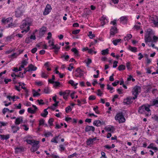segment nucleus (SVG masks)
Listing matches in <instances>:
<instances>
[{"mask_svg":"<svg viewBox=\"0 0 158 158\" xmlns=\"http://www.w3.org/2000/svg\"><path fill=\"white\" fill-rule=\"evenodd\" d=\"M128 17L127 16H123L120 18V20L121 23L125 24L127 23L128 20Z\"/></svg>","mask_w":158,"mask_h":158,"instance_id":"4468645a","label":"nucleus"},{"mask_svg":"<svg viewBox=\"0 0 158 158\" xmlns=\"http://www.w3.org/2000/svg\"><path fill=\"white\" fill-rule=\"evenodd\" d=\"M59 137V136H55L53 137L51 140V142L55 143H57L58 142L57 141V139Z\"/></svg>","mask_w":158,"mask_h":158,"instance_id":"2f4dec72","label":"nucleus"},{"mask_svg":"<svg viewBox=\"0 0 158 158\" xmlns=\"http://www.w3.org/2000/svg\"><path fill=\"white\" fill-rule=\"evenodd\" d=\"M114 119L119 123H123L126 121V119L122 112L117 113L115 116Z\"/></svg>","mask_w":158,"mask_h":158,"instance_id":"39448f33","label":"nucleus"},{"mask_svg":"<svg viewBox=\"0 0 158 158\" xmlns=\"http://www.w3.org/2000/svg\"><path fill=\"white\" fill-rule=\"evenodd\" d=\"M60 85V83L58 81H55L53 83V86L55 87H57V86H59Z\"/></svg>","mask_w":158,"mask_h":158,"instance_id":"4d7b16f0","label":"nucleus"},{"mask_svg":"<svg viewBox=\"0 0 158 158\" xmlns=\"http://www.w3.org/2000/svg\"><path fill=\"white\" fill-rule=\"evenodd\" d=\"M152 106L148 104H144L139 107L138 112L140 114H145L147 116H150L151 115L150 107Z\"/></svg>","mask_w":158,"mask_h":158,"instance_id":"f257e3e1","label":"nucleus"},{"mask_svg":"<svg viewBox=\"0 0 158 158\" xmlns=\"http://www.w3.org/2000/svg\"><path fill=\"white\" fill-rule=\"evenodd\" d=\"M74 68V67L73 66V64H69V66L68 68V69L70 71H72V69Z\"/></svg>","mask_w":158,"mask_h":158,"instance_id":"864d4df0","label":"nucleus"},{"mask_svg":"<svg viewBox=\"0 0 158 158\" xmlns=\"http://www.w3.org/2000/svg\"><path fill=\"white\" fill-rule=\"evenodd\" d=\"M50 74V73L48 72H47V73L43 72L41 73V76L43 78H46L48 77V75Z\"/></svg>","mask_w":158,"mask_h":158,"instance_id":"393cba45","label":"nucleus"},{"mask_svg":"<svg viewBox=\"0 0 158 158\" xmlns=\"http://www.w3.org/2000/svg\"><path fill=\"white\" fill-rule=\"evenodd\" d=\"M72 110V109L70 106H68L65 109V111L68 113Z\"/></svg>","mask_w":158,"mask_h":158,"instance_id":"6e6d98bb","label":"nucleus"},{"mask_svg":"<svg viewBox=\"0 0 158 158\" xmlns=\"http://www.w3.org/2000/svg\"><path fill=\"white\" fill-rule=\"evenodd\" d=\"M121 40L120 39H113L112 40V42L114 45H117L120 42Z\"/></svg>","mask_w":158,"mask_h":158,"instance_id":"cd10ccee","label":"nucleus"},{"mask_svg":"<svg viewBox=\"0 0 158 158\" xmlns=\"http://www.w3.org/2000/svg\"><path fill=\"white\" fill-rule=\"evenodd\" d=\"M103 123L99 120H96L94 121L93 124L94 125L97 127H99L102 125Z\"/></svg>","mask_w":158,"mask_h":158,"instance_id":"6ab92c4d","label":"nucleus"},{"mask_svg":"<svg viewBox=\"0 0 158 158\" xmlns=\"http://www.w3.org/2000/svg\"><path fill=\"white\" fill-rule=\"evenodd\" d=\"M70 91L66 90L64 91H60L59 92V94L60 96L63 97V98L65 100H67L70 93Z\"/></svg>","mask_w":158,"mask_h":158,"instance_id":"9d476101","label":"nucleus"},{"mask_svg":"<svg viewBox=\"0 0 158 158\" xmlns=\"http://www.w3.org/2000/svg\"><path fill=\"white\" fill-rule=\"evenodd\" d=\"M52 48L56 49L57 50V51H58L59 49L60 48V47L58 45H54Z\"/></svg>","mask_w":158,"mask_h":158,"instance_id":"603ef678","label":"nucleus"},{"mask_svg":"<svg viewBox=\"0 0 158 158\" xmlns=\"http://www.w3.org/2000/svg\"><path fill=\"white\" fill-rule=\"evenodd\" d=\"M69 83L72 86H76L77 85V83L75 84L74 81L73 80H70L69 81Z\"/></svg>","mask_w":158,"mask_h":158,"instance_id":"09e8293b","label":"nucleus"},{"mask_svg":"<svg viewBox=\"0 0 158 158\" xmlns=\"http://www.w3.org/2000/svg\"><path fill=\"white\" fill-rule=\"evenodd\" d=\"M132 37V35L131 34H128L124 38V40L125 41H128Z\"/></svg>","mask_w":158,"mask_h":158,"instance_id":"e433bc0d","label":"nucleus"},{"mask_svg":"<svg viewBox=\"0 0 158 158\" xmlns=\"http://www.w3.org/2000/svg\"><path fill=\"white\" fill-rule=\"evenodd\" d=\"M11 128L13 133H16L19 129L18 127L14 126H12Z\"/></svg>","mask_w":158,"mask_h":158,"instance_id":"c85d7f7f","label":"nucleus"},{"mask_svg":"<svg viewBox=\"0 0 158 158\" xmlns=\"http://www.w3.org/2000/svg\"><path fill=\"white\" fill-rule=\"evenodd\" d=\"M96 140V137L93 138V139H88L86 141V144L88 145L91 146L92 145L94 142Z\"/></svg>","mask_w":158,"mask_h":158,"instance_id":"2eb2a0df","label":"nucleus"},{"mask_svg":"<svg viewBox=\"0 0 158 158\" xmlns=\"http://www.w3.org/2000/svg\"><path fill=\"white\" fill-rule=\"evenodd\" d=\"M154 34V32L152 29H148L147 30L144 37L145 41L146 44L152 42L151 35Z\"/></svg>","mask_w":158,"mask_h":158,"instance_id":"20e7f679","label":"nucleus"},{"mask_svg":"<svg viewBox=\"0 0 158 158\" xmlns=\"http://www.w3.org/2000/svg\"><path fill=\"white\" fill-rule=\"evenodd\" d=\"M25 141L28 144L31 145L32 146V148L30 150L32 152H34L38 150L39 148V145H38L39 141H35L34 140L27 139Z\"/></svg>","mask_w":158,"mask_h":158,"instance_id":"f03ea898","label":"nucleus"},{"mask_svg":"<svg viewBox=\"0 0 158 158\" xmlns=\"http://www.w3.org/2000/svg\"><path fill=\"white\" fill-rule=\"evenodd\" d=\"M44 135L45 137H48L51 135L52 136V134L51 132L49 131H47L45 132Z\"/></svg>","mask_w":158,"mask_h":158,"instance_id":"49530a36","label":"nucleus"},{"mask_svg":"<svg viewBox=\"0 0 158 158\" xmlns=\"http://www.w3.org/2000/svg\"><path fill=\"white\" fill-rule=\"evenodd\" d=\"M84 74V72L80 68L77 69L75 72V76L77 77H82Z\"/></svg>","mask_w":158,"mask_h":158,"instance_id":"f8f14e48","label":"nucleus"},{"mask_svg":"<svg viewBox=\"0 0 158 158\" xmlns=\"http://www.w3.org/2000/svg\"><path fill=\"white\" fill-rule=\"evenodd\" d=\"M52 10V7L51 5L49 4H47L43 12V15H48L51 11Z\"/></svg>","mask_w":158,"mask_h":158,"instance_id":"9b49d317","label":"nucleus"},{"mask_svg":"<svg viewBox=\"0 0 158 158\" xmlns=\"http://www.w3.org/2000/svg\"><path fill=\"white\" fill-rule=\"evenodd\" d=\"M61 57L64 58L65 60H67L69 58V56L68 55H63Z\"/></svg>","mask_w":158,"mask_h":158,"instance_id":"338daca9","label":"nucleus"},{"mask_svg":"<svg viewBox=\"0 0 158 158\" xmlns=\"http://www.w3.org/2000/svg\"><path fill=\"white\" fill-rule=\"evenodd\" d=\"M141 92V88L139 86H135L133 88L132 92V94L134 96L133 99H135L138 97L139 93Z\"/></svg>","mask_w":158,"mask_h":158,"instance_id":"423d86ee","label":"nucleus"},{"mask_svg":"<svg viewBox=\"0 0 158 158\" xmlns=\"http://www.w3.org/2000/svg\"><path fill=\"white\" fill-rule=\"evenodd\" d=\"M118 61H114L113 62V67L114 68H116L118 65L117 64H118Z\"/></svg>","mask_w":158,"mask_h":158,"instance_id":"e2e57ef3","label":"nucleus"},{"mask_svg":"<svg viewBox=\"0 0 158 158\" xmlns=\"http://www.w3.org/2000/svg\"><path fill=\"white\" fill-rule=\"evenodd\" d=\"M2 23L5 24H7L8 23H11L12 22V18L9 17L6 19H2Z\"/></svg>","mask_w":158,"mask_h":158,"instance_id":"f3484780","label":"nucleus"},{"mask_svg":"<svg viewBox=\"0 0 158 158\" xmlns=\"http://www.w3.org/2000/svg\"><path fill=\"white\" fill-rule=\"evenodd\" d=\"M153 42H156L158 41V37L156 36H154L153 37Z\"/></svg>","mask_w":158,"mask_h":158,"instance_id":"13d9d810","label":"nucleus"},{"mask_svg":"<svg viewBox=\"0 0 158 158\" xmlns=\"http://www.w3.org/2000/svg\"><path fill=\"white\" fill-rule=\"evenodd\" d=\"M9 138V136L8 135H0V138L2 140L7 139Z\"/></svg>","mask_w":158,"mask_h":158,"instance_id":"c756f323","label":"nucleus"},{"mask_svg":"<svg viewBox=\"0 0 158 158\" xmlns=\"http://www.w3.org/2000/svg\"><path fill=\"white\" fill-rule=\"evenodd\" d=\"M32 106L34 109L31 107L28 108L27 109V112L29 113L33 114L35 113L38 108L35 105H33Z\"/></svg>","mask_w":158,"mask_h":158,"instance_id":"ddd939ff","label":"nucleus"},{"mask_svg":"<svg viewBox=\"0 0 158 158\" xmlns=\"http://www.w3.org/2000/svg\"><path fill=\"white\" fill-rule=\"evenodd\" d=\"M109 50L108 49H106L105 50H102L101 51L102 54L103 55L107 54H108Z\"/></svg>","mask_w":158,"mask_h":158,"instance_id":"4c0bfd02","label":"nucleus"},{"mask_svg":"<svg viewBox=\"0 0 158 158\" xmlns=\"http://www.w3.org/2000/svg\"><path fill=\"white\" fill-rule=\"evenodd\" d=\"M36 102L37 103H38L39 105H43L44 104V102L43 101V100L42 99L40 100H37Z\"/></svg>","mask_w":158,"mask_h":158,"instance_id":"79ce46f5","label":"nucleus"},{"mask_svg":"<svg viewBox=\"0 0 158 158\" xmlns=\"http://www.w3.org/2000/svg\"><path fill=\"white\" fill-rule=\"evenodd\" d=\"M98 108V106H96L93 108V110L97 114H98L99 113Z\"/></svg>","mask_w":158,"mask_h":158,"instance_id":"5fc2aeb1","label":"nucleus"},{"mask_svg":"<svg viewBox=\"0 0 158 158\" xmlns=\"http://www.w3.org/2000/svg\"><path fill=\"white\" fill-rule=\"evenodd\" d=\"M85 62L86 63L87 66L89 67V64L91 63L92 60L88 58L87 60H85Z\"/></svg>","mask_w":158,"mask_h":158,"instance_id":"ea45409f","label":"nucleus"},{"mask_svg":"<svg viewBox=\"0 0 158 158\" xmlns=\"http://www.w3.org/2000/svg\"><path fill=\"white\" fill-rule=\"evenodd\" d=\"M126 67L123 64H121L119 65L118 68V69L119 71H122L124 70L125 69Z\"/></svg>","mask_w":158,"mask_h":158,"instance_id":"f704fd0d","label":"nucleus"},{"mask_svg":"<svg viewBox=\"0 0 158 158\" xmlns=\"http://www.w3.org/2000/svg\"><path fill=\"white\" fill-rule=\"evenodd\" d=\"M107 89H108L110 91L111 93H113V92L112 91H113L114 89V88L113 87H111L110 85H107Z\"/></svg>","mask_w":158,"mask_h":158,"instance_id":"8fccbe9b","label":"nucleus"},{"mask_svg":"<svg viewBox=\"0 0 158 158\" xmlns=\"http://www.w3.org/2000/svg\"><path fill=\"white\" fill-rule=\"evenodd\" d=\"M0 127H2V126H6L7 124V123L6 122H0Z\"/></svg>","mask_w":158,"mask_h":158,"instance_id":"bf43d9fd","label":"nucleus"},{"mask_svg":"<svg viewBox=\"0 0 158 158\" xmlns=\"http://www.w3.org/2000/svg\"><path fill=\"white\" fill-rule=\"evenodd\" d=\"M59 150L61 151H63L64 150L65 148L62 145H60L59 146Z\"/></svg>","mask_w":158,"mask_h":158,"instance_id":"774afa93","label":"nucleus"},{"mask_svg":"<svg viewBox=\"0 0 158 158\" xmlns=\"http://www.w3.org/2000/svg\"><path fill=\"white\" fill-rule=\"evenodd\" d=\"M126 4H119L117 8L120 10H125V9L126 8Z\"/></svg>","mask_w":158,"mask_h":158,"instance_id":"bb28decb","label":"nucleus"},{"mask_svg":"<svg viewBox=\"0 0 158 158\" xmlns=\"http://www.w3.org/2000/svg\"><path fill=\"white\" fill-rule=\"evenodd\" d=\"M48 43L49 44V46L50 47H53V46H54V42L53 40H50L48 41Z\"/></svg>","mask_w":158,"mask_h":158,"instance_id":"3c124183","label":"nucleus"},{"mask_svg":"<svg viewBox=\"0 0 158 158\" xmlns=\"http://www.w3.org/2000/svg\"><path fill=\"white\" fill-rule=\"evenodd\" d=\"M46 30L47 29L46 27H44L41 28L39 31V34L40 36H42L44 35V34Z\"/></svg>","mask_w":158,"mask_h":158,"instance_id":"5701e85b","label":"nucleus"},{"mask_svg":"<svg viewBox=\"0 0 158 158\" xmlns=\"http://www.w3.org/2000/svg\"><path fill=\"white\" fill-rule=\"evenodd\" d=\"M80 30L79 29L74 30L72 31V34L74 35H76L80 31Z\"/></svg>","mask_w":158,"mask_h":158,"instance_id":"052dcab7","label":"nucleus"},{"mask_svg":"<svg viewBox=\"0 0 158 158\" xmlns=\"http://www.w3.org/2000/svg\"><path fill=\"white\" fill-rule=\"evenodd\" d=\"M30 24L31 23L28 22L27 20H23L20 26L21 29L23 30L21 31V33H24V34L27 33L30 29L29 26Z\"/></svg>","mask_w":158,"mask_h":158,"instance_id":"7ed1b4c3","label":"nucleus"},{"mask_svg":"<svg viewBox=\"0 0 158 158\" xmlns=\"http://www.w3.org/2000/svg\"><path fill=\"white\" fill-rule=\"evenodd\" d=\"M71 51L73 52L75 56H78L79 55V53L78 50L75 48L72 49Z\"/></svg>","mask_w":158,"mask_h":158,"instance_id":"7c9ffc66","label":"nucleus"},{"mask_svg":"<svg viewBox=\"0 0 158 158\" xmlns=\"http://www.w3.org/2000/svg\"><path fill=\"white\" fill-rule=\"evenodd\" d=\"M95 131V128L92 126H87L85 128V131L88 132L92 131L93 132Z\"/></svg>","mask_w":158,"mask_h":158,"instance_id":"aec40b11","label":"nucleus"},{"mask_svg":"<svg viewBox=\"0 0 158 158\" xmlns=\"http://www.w3.org/2000/svg\"><path fill=\"white\" fill-rule=\"evenodd\" d=\"M89 38L91 39H93L95 37V35L92 33L91 31H89L88 35Z\"/></svg>","mask_w":158,"mask_h":158,"instance_id":"a19ab883","label":"nucleus"},{"mask_svg":"<svg viewBox=\"0 0 158 158\" xmlns=\"http://www.w3.org/2000/svg\"><path fill=\"white\" fill-rule=\"evenodd\" d=\"M119 2V0H110V5H113L118 3Z\"/></svg>","mask_w":158,"mask_h":158,"instance_id":"c9c22d12","label":"nucleus"},{"mask_svg":"<svg viewBox=\"0 0 158 158\" xmlns=\"http://www.w3.org/2000/svg\"><path fill=\"white\" fill-rule=\"evenodd\" d=\"M22 119L20 118H17L15 120V123L16 124L19 125L21 122H22Z\"/></svg>","mask_w":158,"mask_h":158,"instance_id":"58836bf2","label":"nucleus"},{"mask_svg":"<svg viewBox=\"0 0 158 158\" xmlns=\"http://www.w3.org/2000/svg\"><path fill=\"white\" fill-rule=\"evenodd\" d=\"M135 99H133V97H127L126 98L124 99L123 103L124 105H128L131 104L133 101V100Z\"/></svg>","mask_w":158,"mask_h":158,"instance_id":"1a4fd4ad","label":"nucleus"},{"mask_svg":"<svg viewBox=\"0 0 158 158\" xmlns=\"http://www.w3.org/2000/svg\"><path fill=\"white\" fill-rule=\"evenodd\" d=\"M94 48H93L89 49L88 52L89 54H92L93 52L94 54H96L97 53V51H94L93 49H94Z\"/></svg>","mask_w":158,"mask_h":158,"instance_id":"c03bdc74","label":"nucleus"},{"mask_svg":"<svg viewBox=\"0 0 158 158\" xmlns=\"http://www.w3.org/2000/svg\"><path fill=\"white\" fill-rule=\"evenodd\" d=\"M100 25L99 27L103 26L107 24L109 22V19L106 15H103L100 18Z\"/></svg>","mask_w":158,"mask_h":158,"instance_id":"0eeeda50","label":"nucleus"},{"mask_svg":"<svg viewBox=\"0 0 158 158\" xmlns=\"http://www.w3.org/2000/svg\"><path fill=\"white\" fill-rule=\"evenodd\" d=\"M150 19L155 26L158 27V17L156 15H153L150 17Z\"/></svg>","mask_w":158,"mask_h":158,"instance_id":"6e6552de","label":"nucleus"},{"mask_svg":"<svg viewBox=\"0 0 158 158\" xmlns=\"http://www.w3.org/2000/svg\"><path fill=\"white\" fill-rule=\"evenodd\" d=\"M128 49L129 50L133 52H135L137 51V48L135 47L129 46Z\"/></svg>","mask_w":158,"mask_h":158,"instance_id":"72a5a7b5","label":"nucleus"},{"mask_svg":"<svg viewBox=\"0 0 158 158\" xmlns=\"http://www.w3.org/2000/svg\"><path fill=\"white\" fill-rule=\"evenodd\" d=\"M48 109H46L44 110V111L41 114V115L44 117H46L47 115L48 114V112L47 111Z\"/></svg>","mask_w":158,"mask_h":158,"instance_id":"a878e982","label":"nucleus"},{"mask_svg":"<svg viewBox=\"0 0 158 158\" xmlns=\"http://www.w3.org/2000/svg\"><path fill=\"white\" fill-rule=\"evenodd\" d=\"M148 148H151L156 152L158 150V148L156 147L153 143H151L147 147Z\"/></svg>","mask_w":158,"mask_h":158,"instance_id":"4be33fe9","label":"nucleus"},{"mask_svg":"<svg viewBox=\"0 0 158 158\" xmlns=\"http://www.w3.org/2000/svg\"><path fill=\"white\" fill-rule=\"evenodd\" d=\"M152 104L153 105L158 106V98L154 99L153 101Z\"/></svg>","mask_w":158,"mask_h":158,"instance_id":"37998d69","label":"nucleus"},{"mask_svg":"<svg viewBox=\"0 0 158 158\" xmlns=\"http://www.w3.org/2000/svg\"><path fill=\"white\" fill-rule=\"evenodd\" d=\"M44 92L46 94H49L51 92L50 89L48 87H46L44 89Z\"/></svg>","mask_w":158,"mask_h":158,"instance_id":"a18cd8bd","label":"nucleus"},{"mask_svg":"<svg viewBox=\"0 0 158 158\" xmlns=\"http://www.w3.org/2000/svg\"><path fill=\"white\" fill-rule=\"evenodd\" d=\"M105 129L107 131L111 132H113L115 130L114 127L111 125L107 126L105 127Z\"/></svg>","mask_w":158,"mask_h":158,"instance_id":"dca6fc26","label":"nucleus"},{"mask_svg":"<svg viewBox=\"0 0 158 158\" xmlns=\"http://www.w3.org/2000/svg\"><path fill=\"white\" fill-rule=\"evenodd\" d=\"M117 33V29L116 27H112L110 31V35L114 36L115 34Z\"/></svg>","mask_w":158,"mask_h":158,"instance_id":"a211bd4d","label":"nucleus"},{"mask_svg":"<svg viewBox=\"0 0 158 158\" xmlns=\"http://www.w3.org/2000/svg\"><path fill=\"white\" fill-rule=\"evenodd\" d=\"M140 28V26L139 25H137V24H135L134 25L133 29L135 30H138Z\"/></svg>","mask_w":158,"mask_h":158,"instance_id":"680f3d73","label":"nucleus"},{"mask_svg":"<svg viewBox=\"0 0 158 158\" xmlns=\"http://www.w3.org/2000/svg\"><path fill=\"white\" fill-rule=\"evenodd\" d=\"M33 96L34 97H38L40 96V94L34 89L32 90Z\"/></svg>","mask_w":158,"mask_h":158,"instance_id":"473e14b6","label":"nucleus"},{"mask_svg":"<svg viewBox=\"0 0 158 158\" xmlns=\"http://www.w3.org/2000/svg\"><path fill=\"white\" fill-rule=\"evenodd\" d=\"M22 52V51H19V52L17 53H14L11 55H9V57L12 58H16Z\"/></svg>","mask_w":158,"mask_h":158,"instance_id":"412c9836","label":"nucleus"},{"mask_svg":"<svg viewBox=\"0 0 158 158\" xmlns=\"http://www.w3.org/2000/svg\"><path fill=\"white\" fill-rule=\"evenodd\" d=\"M19 86H21V88L25 90L26 89H27L25 87V84L23 83H22L21 82H20L19 83Z\"/></svg>","mask_w":158,"mask_h":158,"instance_id":"de8ad7c7","label":"nucleus"},{"mask_svg":"<svg viewBox=\"0 0 158 158\" xmlns=\"http://www.w3.org/2000/svg\"><path fill=\"white\" fill-rule=\"evenodd\" d=\"M102 94L103 93L101 91L100 89H98V90L97 94L98 96H101Z\"/></svg>","mask_w":158,"mask_h":158,"instance_id":"69168bd1","label":"nucleus"},{"mask_svg":"<svg viewBox=\"0 0 158 158\" xmlns=\"http://www.w3.org/2000/svg\"><path fill=\"white\" fill-rule=\"evenodd\" d=\"M96 98V97L94 95H90L89 98V100H94Z\"/></svg>","mask_w":158,"mask_h":158,"instance_id":"0e129e2a","label":"nucleus"},{"mask_svg":"<svg viewBox=\"0 0 158 158\" xmlns=\"http://www.w3.org/2000/svg\"><path fill=\"white\" fill-rule=\"evenodd\" d=\"M27 69H28V70L30 71H35L37 68L32 64H31L29 65Z\"/></svg>","mask_w":158,"mask_h":158,"instance_id":"b1692460","label":"nucleus"}]
</instances>
